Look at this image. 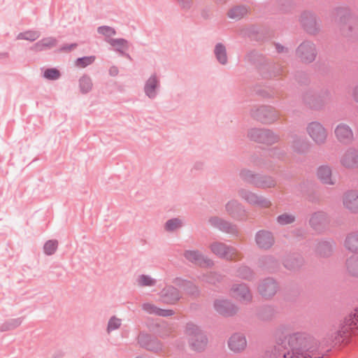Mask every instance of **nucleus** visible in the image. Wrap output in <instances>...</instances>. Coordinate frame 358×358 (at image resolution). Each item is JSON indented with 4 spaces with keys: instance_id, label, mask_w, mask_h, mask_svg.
Returning a JSON list of instances; mask_svg holds the SVG:
<instances>
[{
    "instance_id": "34",
    "label": "nucleus",
    "mask_w": 358,
    "mask_h": 358,
    "mask_svg": "<svg viewBox=\"0 0 358 358\" xmlns=\"http://www.w3.org/2000/svg\"><path fill=\"white\" fill-rule=\"evenodd\" d=\"M214 54L220 64L224 65L227 63L228 58L227 54V49L223 43H218L215 45L214 49Z\"/></svg>"
},
{
    "instance_id": "45",
    "label": "nucleus",
    "mask_w": 358,
    "mask_h": 358,
    "mask_svg": "<svg viewBox=\"0 0 358 358\" xmlns=\"http://www.w3.org/2000/svg\"><path fill=\"white\" fill-rule=\"evenodd\" d=\"M137 283L141 287L154 286L156 284V280L152 278L150 275H140L137 278Z\"/></svg>"
},
{
    "instance_id": "53",
    "label": "nucleus",
    "mask_w": 358,
    "mask_h": 358,
    "mask_svg": "<svg viewBox=\"0 0 358 358\" xmlns=\"http://www.w3.org/2000/svg\"><path fill=\"white\" fill-rule=\"evenodd\" d=\"M300 334H301L300 337L301 339L297 340V343L299 345V352L303 353L304 351H306L308 349V338L305 334L300 333Z\"/></svg>"
},
{
    "instance_id": "57",
    "label": "nucleus",
    "mask_w": 358,
    "mask_h": 358,
    "mask_svg": "<svg viewBox=\"0 0 358 358\" xmlns=\"http://www.w3.org/2000/svg\"><path fill=\"white\" fill-rule=\"evenodd\" d=\"M174 311L171 309H162L159 308L158 309V313H157V315L161 316V317H170L174 315Z\"/></svg>"
},
{
    "instance_id": "8",
    "label": "nucleus",
    "mask_w": 358,
    "mask_h": 358,
    "mask_svg": "<svg viewBox=\"0 0 358 358\" xmlns=\"http://www.w3.org/2000/svg\"><path fill=\"white\" fill-rule=\"evenodd\" d=\"M329 99L330 94L327 91L322 92L317 95L310 91L306 92L303 96L304 103L314 109L320 108Z\"/></svg>"
},
{
    "instance_id": "4",
    "label": "nucleus",
    "mask_w": 358,
    "mask_h": 358,
    "mask_svg": "<svg viewBox=\"0 0 358 358\" xmlns=\"http://www.w3.org/2000/svg\"><path fill=\"white\" fill-rule=\"evenodd\" d=\"M210 251L220 259L227 261H236L239 259L240 252L231 246L220 241H214L209 245Z\"/></svg>"
},
{
    "instance_id": "49",
    "label": "nucleus",
    "mask_w": 358,
    "mask_h": 358,
    "mask_svg": "<svg viewBox=\"0 0 358 358\" xmlns=\"http://www.w3.org/2000/svg\"><path fill=\"white\" fill-rule=\"evenodd\" d=\"M121 324L122 322L120 319L116 317L115 316L111 317L108 322L107 332L109 334L111 331L119 329L121 326Z\"/></svg>"
},
{
    "instance_id": "22",
    "label": "nucleus",
    "mask_w": 358,
    "mask_h": 358,
    "mask_svg": "<svg viewBox=\"0 0 358 358\" xmlns=\"http://www.w3.org/2000/svg\"><path fill=\"white\" fill-rule=\"evenodd\" d=\"M309 222L315 231L320 232L329 223V219L324 212L318 211L312 215Z\"/></svg>"
},
{
    "instance_id": "9",
    "label": "nucleus",
    "mask_w": 358,
    "mask_h": 358,
    "mask_svg": "<svg viewBox=\"0 0 358 358\" xmlns=\"http://www.w3.org/2000/svg\"><path fill=\"white\" fill-rule=\"evenodd\" d=\"M296 55L302 62L311 63L317 55L315 44L310 41L303 42L296 50Z\"/></svg>"
},
{
    "instance_id": "24",
    "label": "nucleus",
    "mask_w": 358,
    "mask_h": 358,
    "mask_svg": "<svg viewBox=\"0 0 358 358\" xmlns=\"http://www.w3.org/2000/svg\"><path fill=\"white\" fill-rule=\"evenodd\" d=\"M344 206L352 213H358V191L350 190L343 196Z\"/></svg>"
},
{
    "instance_id": "31",
    "label": "nucleus",
    "mask_w": 358,
    "mask_h": 358,
    "mask_svg": "<svg viewBox=\"0 0 358 358\" xmlns=\"http://www.w3.org/2000/svg\"><path fill=\"white\" fill-rule=\"evenodd\" d=\"M106 41L113 47L117 52L121 55H125L128 58H131L129 54L124 53V50L127 49V41L124 38H110L106 39Z\"/></svg>"
},
{
    "instance_id": "42",
    "label": "nucleus",
    "mask_w": 358,
    "mask_h": 358,
    "mask_svg": "<svg viewBox=\"0 0 358 358\" xmlns=\"http://www.w3.org/2000/svg\"><path fill=\"white\" fill-rule=\"evenodd\" d=\"M201 280L205 282L215 285L217 282H221L222 276L216 272H210L206 274H203L201 277Z\"/></svg>"
},
{
    "instance_id": "50",
    "label": "nucleus",
    "mask_w": 358,
    "mask_h": 358,
    "mask_svg": "<svg viewBox=\"0 0 358 358\" xmlns=\"http://www.w3.org/2000/svg\"><path fill=\"white\" fill-rule=\"evenodd\" d=\"M278 222L281 225L291 224L295 221V217L293 215L284 213L277 217Z\"/></svg>"
},
{
    "instance_id": "56",
    "label": "nucleus",
    "mask_w": 358,
    "mask_h": 358,
    "mask_svg": "<svg viewBox=\"0 0 358 358\" xmlns=\"http://www.w3.org/2000/svg\"><path fill=\"white\" fill-rule=\"evenodd\" d=\"M180 8L185 11L190 10L193 5V0H177Z\"/></svg>"
},
{
    "instance_id": "43",
    "label": "nucleus",
    "mask_w": 358,
    "mask_h": 358,
    "mask_svg": "<svg viewBox=\"0 0 358 358\" xmlns=\"http://www.w3.org/2000/svg\"><path fill=\"white\" fill-rule=\"evenodd\" d=\"M41 36V34L38 31L29 30L24 32L20 33L17 38L20 40H27L29 41H34L38 39Z\"/></svg>"
},
{
    "instance_id": "17",
    "label": "nucleus",
    "mask_w": 358,
    "mask_h": 358,
    "mask_svg": "<svg viewBox=\"0 0 358 358\" xmlns=\"http://www.w3.org/2000/svg\"><path fill=\"white\" fill-rule=\"evenodd\" d=\"M340 163L348 169L358 168V150L354 148L347 149L341 157Z\"/></svg>"
},
{
    "instance_id": "26",
    "label": "nucleus",
    "mask_w": 358,
    "mask_h": 358,
    "mask_svg": "<svg viewBox=\"0 0 358 358\" xmlns=\"http://www.w3.org/2000/svg\"><path fill=\"white\" fill-rule=\"evenodd\" d=\"M173 282L176 285L182 288L187 294L193 296H198L199 295L200 291L199 287L192 282L180 278H175Z\"/></svg>"
},
{
    "instance_id": "40",
    "label": "nucleus",
    "mask_w": 358,
    "mask_h": 358,
    "mask_svg": "<svg viewBox=\"0 0 358 358\" xmlns=\"http://www.w3.org/2000/svg\"><path fill=\"white\" fill-rule=\"evenodd\" d=\"M292 148L295 152L302 153L308 150V144L305 139L295 136L294 137Z\"/></svg>"
},
{
    "instance_id": "44",
    "label": "nucleus",
    "mask_w": 358,
    "mask_h": 358,
    "mask_svg": "<svg viewBox=\"0 0 358 358\" xmlns=\"http://www.w3.org/2000/svg\"><path fill=\"white\" fill-rule=\"evenodd\" d=\"M58 241L57 240H49L46 241L43 245V252L48 255L50 256L55 253L58 248Z\"/></svg>"
},
{
    "instance_id": "62",
    "label": "nucleus",
    "mask_w": 358,
    "mask_h": 358,
    "mask_svg": "<svg viewBox=\"0 0 358 358\" xmlns=\"http://www.w3.org/2000/svg\"><path fill=\"white\" fill-rule=\"evenodd\" d=\"M264 262L266 264L274 262V259L271 256H266L264 258Z\"/></svg>"
},
{
    "instance_id": "52",
    "label": "nucleus",
    "mask_w": 358,
    "mask_h": 358,
    "mask_svg": "<svg viewBox=\"0 0 358 358\" xmlns=\"http://www.w3.org/2000/svg\"><path fill=\"white\" fill-rule=\"evenodd\" d=\"M97 32L99 34L103 35L106 37H110L116 34L115 29L109 26H101L97 29Z\"/></svg>"
},
{
    "instance_id": "21",
    "label": "nucleus",
    "mask_w": 358,
    "mask_h": 358,
    "mask_svg": "<svg viewBox=\"0 0 358 358\" xmlns=\"http://www.w3.org/2000/svg\"><path fill=\"white\" fill-rule=\"evenodd\" d=\"M255 242L259 248L268 250L273 246L275 241L271 232L260 230L255 235Z\"/></svg>"
},
{
    "instance_id": "13",
    "label": "nucleus",
    "mask_w": 358,
    "mask_h": 358,
    "mask_svg": "<svg viewBox=\"0 0 358 358\" xmlns=\"http://www.w3.org/2000/svg\"><path fill=\"white\" fill-rule=\"evenodd\" d=\"M307 131L317 144H322L327 139V134L326 129L317 122H310L307 127Z\"/></svg>"
},
{
    "instance_id": "63",
    "label": "nucleus",
    "mask_w": 358,
    "mask_h": 358,
    "mask_svg": "<svg viewBox=\"0 0 358 358\" xmlns=\"http://www.w3.org/2000/svg\"><path fill=\"white\" fill-rule=\"evenodd\" d=\"M353 96H354L355 100L357 102H358V85L354 90Z\"/></svg>"
},
{
    "instance_id": "64",
    "label": "nucleus",
    "mask_w": 358,
    "mask_h": 358,
    "mask_svg": "<svg viewBox=\"0 0 358 358\" xmlns=\"http://www.w3.org/2000/svg\"><path fill=\"white\" fill-rule=\"evenodd\" d=\"M262 95L264 97H268V98H269V97H272V96H273V94H268V93H267V94H262Z\"/></svg>"
},
{
    "instance_id": "3",
    "label": "nucleus",
    "mask_w": 358,
    "mask_h": 358,
    "mask_svg": "<svg viewBox=\"0 0 358 358\" xmlns=\"http://www.w3.org/2000/svg\"><path fill=\"white\" fill-rule=\"evenodd\" d=\"M185 333L189 336V343L193 350L201 352L205 349L208 338L198 326L192 322L187 323Z\"/></svg>"
},
{
    "instance_id": "32",
    "label": "nucleus",
    "mask_w": 358,
    "mask_h": 358,
    "mask_svg": "<svg viewBox=\"0 0 358 358\" xmlns=\"http://www.w3.org/2000/svg\"><path fill=\"white\" fill-rule=\"evenodd\" d=\"M303 262V258L301 256L292 255L285 259L283 264L286 268L292 271L299 268Z\"/></svg>"
},
{
    "instance_id": "28",
    "label": "nucleus",
    "mask_w": 358,
    "mask_h": 358,
    "mask_svg": "<svg viewBox=\"0 0 358 358\" xmlns=\"http://www.w3.org/2000/svg\"><path fill=\"white\" fill-rule=\"evenodd\" d=\"M229 348L234 352H240L247 345L245 337L241 334L232 335L228 342Z\"/></svg>"
},
{
    "instance_id": "25",
    "label": "nucleus",
    "mask_w": 358,
    "mask_h": 358,
    "mask_svg": "<svg viewBox=\"0 0 358 358\" xmlns=\"http://www.w3.org/2000/svg\"><path fill=\"white\" fill-rule=\"evenodd\" d=\"M234 297L242 302H249L252 300V294L246 284L242 283L234 286L231 289Z\"/></svg>"
},
{
    "instance_id": "29",
    "label": "nucleus",
    "mask_w": 358,
    "mask_h": 358,
    "mask_svg": "<svg viewBox=\"0 0 358 358\" xmlns=\"http://www.w3.org/2000/svg\"><path fill=\"white\" fill-rule=\"evenodd\" d=\"M57 41L54 37L43 38L41 41L36 43L32 47L31 50L41 52L47 49H50L57 45Z\"/></svg>"
},
{
    "instance_id": "19",
    "label": "nucleus",
    "mask_w": 358,
    "mask_h": 358,
    "mask_svg": "<svg viewBox=\"0 0 358 358\" xmlns=\"http://www.w3.org/2000/svg\"><path fill=\"white\" fill-rule=\"evenodd\" d=\"M162 301L167 304H175L180 298V291L172 285L166 286L160 292Z\"/></svg>"
},
{
    "instance_id": "30",
    "label": "nucleus",
    "mask_w": 358,
    "mask_h": 358,
    "mask_svg": "<svg viewBox=\"0 0 358 358\" xmlns=\"http://www.w3.org/2000/svg\"><path fill=\"white\" fill-rule=\"evenodd\" d=\"M248 7L245 5L236 6L229 9L227 16L235 20H239L248 13Z\"/></svg>"
},
{
    "instance_id": "5",
    "label": "nucleus",
    "mask_w": 358,
    "mask_h": 358,
    "mask_svg": "<svg viewBox=\"0 0 358 358\" xmlns=\"http://www.w3.org/2000/svg\"><path fill=\"white\" fill-rule=\"evenodd\" d=\"M248 136L251 141L266 145H272L280 140V136L268 129H251Z\"/></svg>"
},
{
    "instance_id": "51",
    "label": "nucleus",
    "mask_w": 358,
    "mask_h": 358,
    "mask_svg": "<svg viewBox=\"0 0 358 358\" xmlns=\"http://www.w3.org/2000/svg\"><path fill=\"white\" fill-rule=\"evenodd\" d=\"M285 155V152L281 148L275 147L268 150V156L273 159H282Z\"/></svg>"
},
{
    "instance_id": "6",
    "label": "nucleus",
    "mask_w": 358,
    "mask_h": 358,
    "mask_svg": "<svg viewBox=\"0 0 358 358\" xmlns=\"http://www.w3.org/2000/svg\"><path fill=\"white\" fill-rule=\"evenodd\" d=\"M250 115L255 120L267 124L275 122L279 117L275 109L272 106H262L252 109Z\"/></svg>"
},
{
    "instance_id": "59",
    "label": "nucleus",
    "mask_w": 358,
    "mask_h": 358,
    "mask_svg": "<svg viewBox=\"0 0 358 358\" xmlns=\"http://www.w3.org/2000/svg\"><path fill=\"white\" fill-rule=\"evenodd\" d=\"M77 45V43L65 44L60 48L59 50L61 52H70Z\"/></svg>"
},
{
    "instance_id": "33",
    "label": "nucleus",
    "mask_w": 358,
    "mask_h": 358,
    "mask_svg": "<svg viewBox=\"0 0 358 358\" xmlns=\"http://www.w3.org/2000/svg\"><path fill=\"white\" fill-rule=\"evenodd\" d=\"M317 176L318 178L324 184L333 185L331 179V170L328 166H321L317 169Z\"/></svg>"
},
{
    "instance_id": "61",
    "label": "nucleus",
    "mask_w": 358,
    "mask_h": 358,
    "mask_svg": "<svg viewBox=\"0 0 358 358\" xmlns=\"http://www.w3.org/2000/svg\"><path fill=\"white\" fill-rule=\"evenodd\" d=\"M275 45V48H276L277 52H279V53L283 52L287 50V48H285L284 46L281 45L279 43H276Z\"/></svg>"
},
{
    "instance_id": "27",
    "label": "nucleus",
    "mask_w": 358,
    "mask_h": 358,
    "mask_svg": "<svg viewBox=\"0 0 358 358\" xmlns=\"http://www.w3.org/2000/svg\"><path fill=\"white\" fill-rule=\"evenodd\" d=\"M335 134L338 140L344 143H348L353 139V133L351 128L345 124H339L336 129Z\"/></svg>"
},
{
    "instance_id": "38",
    "label": "nucleus",
    "mask_w": 358,
    "mask_h": 358,
    "mask_svg": "<svg viewBox=\"0 0 358 358\" xmlns=\"http://www.w3.org/2000/svg\"><path fill=\"white\" fill-rule=\"evenodd\" d=\"M316 251L321 257H328L332 252V244L329 241H320L317 244Z\"/></svg>"
},
{
    "instance_id": "37",
    "label": "nucleus",
    "mask_w": 358,
    "mask_h": 358,
    "mask_svg": "<svg viewBox=\"0 0 358 358\" xmlns=\"http://www.w3.org/2000/svg\"><path fill=\"white\" fill-rule=\"evenodd\" d=\"M346 268L350 275L358 276V256L352 255L346 260Z\"/></svg>"
},
{
    "instance_id": "10",
    "label": "nucleus",
    "mask_w": 358,
    "mask_h": 358,
    "mask_svg": "<svg viewBox=\"0 0 358 358\" xmlns=\"http://www.w3.org/2000/svg\"><path fill=\"white\" fill-rule=\"evenodd\" d=\"M138 343L141 348L154 352L161 351L163 348L162 343L157 338L145 333L139 334Z\"/></svg>"
},
{
    "instance_id": "36",
    "label": "nucleus",
    "mask_w": 358,
    "mask_h": 358,
    "mask_svg": "<svg viewBox=\"0 0 358 358\" xmlns=\"http://www.w3.org/2000/svg\"><path fill=\"white\" fill-rule=\"evenodd\" d=\"M24 320V317L8 320L0 325V331L4 332L13 330L21 325Z\"/></svg>"
},
{
    "instance_id": "12",
    "label": "nucleus",
    "mask_w": 358,
    "mask_h": 358,
    "mask_svg": "<svg viewBox=\"0 0 358 358\" xmlns=\"http://www.w3.org/2000/svg\"><path fill=\"white\" fill-rule=\"evenodd\" d=\"M210 225L220 231L237 236L238 235V229L236 224L231 223L219 217H211L208 220Z\"/></svg>"
},
{
    "instance_id": "20",
    "label": "nucleus",
    "mask_w": 358,
    "mask_h": 358,
    "mask_svg": "<svg viewBox=\"0 0 358 358\" xmlns=\"http://www.w3.org/2000/svg\"><path fill=\"white\" fill-rule=\"evenodd\" d=\"M277 282L271 278L264 279L259 285L258 290L264 298H270L275 295L278 290Z\"/></svg>"
},
{
    "instance_id": "16",
    "label": "nucleus",
    "mask_w": 358,
    "mask_h": 358,
    "mask_svg": "<svg viewBox=\"0 0 358 358\" xmlns=\"http://www.w3.org/2000/svg\"><path fill=\"white\" fill-rule=\"evenodd\" d=\"M160 80L157 73L152 74L145 81L143 91L145 94L150 99H155L160 90Z\"/></svg>"
},
{
    "instance_id": "46",
    "label": "nucleus",
    "mask_w": 358,
    "mask_h": 358,
    "mask_svg": "<svg viewBox=\"0 0 358 358\" xmlns=\"http://www.w3.org/2000/svg\"><path fill=\"white\" fill-rule=\"evenodd\" d=\"M182 227V222L178 218H172L166 221L164 228L167 231H173Z\"/></svg>"
},
{
    "instance_id": "48",
    "label": "nucleus",
    "mask_w": 358,
    "mask_h": 358,
    "mask_svg": "<svg viewBox=\"0 0 358 358\" xmlns=\"http://www.w3.org/2000/svg\"><path fill=\"white\" fill-rule=\"evenodd\" d=\"M95 60L94 56L83 57L78 58L75 62L76 65L80 68H85L92 64Z\"/></svg>"
},
{
    "instance_id": "41",
    "label": "nucleus",
    "mask_w": 358,
    "mask_h": 358,
    "mask_svg": "<svg viewBox=\"0 0 358 358\" xmlns=\"http://www.w3.org/2000/svg\"><path fill=\"white\" fill-rule=\"evenodd\" d=\"M92 81L90 76H83L79 80V87L83 94L88 93L92 88Z\"/></svg>"
},
{
    "instance_id": "15",
    "label": "nucleus",
    "mask_w": 358,
    "mask_h": 358,
    "mask_svg": "<svg viewBox=\"0 0 358 358\" xmlns=\"http://www.w3.org/2000/svg\"><path fill=\"white\" fill-rule=\"evenodd\" d=\"M183 255L188 262L200 266L211 267L213 265V262L203 256L199 250H185Z\"/></svg>"
},
{
    "instance_id": "7",
    "label": "nucleus",
    "mask_w": 358,
    "mask_h": 358,
    "mask_svg": "<svg viewBox=\"0 0 358 358\" xmlns=\"http://www.w3.org/2000/svg\"><path fill=\"white\" fill-rule=\"evenodd\" d=\"M238 194L242 199L252 206L259 208H268L271 205V202L268 199L250 190L242 188L238 191Z\"/></svg>"
},
{
    "instance_id": "14",
    "label": "nucleus",
    "mask_w": 358,
    "mask_h": 358,
    "mask_svg": "<svg viewBox=\"0 0 358 358\" xmlns=\"http://www.w3.org/2000/svg\"><path fill=\"white\" fill-rule=\"evenodd\" d=\"M336 15L339 17L340 22L344 24L348 23V30L350 32L357 33L358 30L357 19L351 15L347 7H339L336 9Z\"/></svg>"
},
{
    "instance_id": "11",
    "label": "nucleus",
    "mask_w": 358,
    "mask_h": 358,
    "mask_svg": "<svg viewBox=\"0 0 358 358\" xmlns=\"http://www.w3.org/2000/svg\"><path fill=\"white\" fill-rule=\"evenodd\" d=\"M225 210L229 216L236 220L243 221L247 218V212L244 206L237 200L229 201L225 205Z\"/></svg>"
},
{
    "instance_id": "58",
    "label": "nucleus",
    "mask_w": 358,
    "mask_h": 358,
    "mask_svg": "<svg viewBox=\"0 0 358 358\" xmlns=\"http://www.w3.org/2000/svg\"><path fill=\"white\" fill-rule=\"evenodd\" d=\"M264 311L265 313H268V315H264L263 313H261L260 314V317L263 320H267V319H268L270 317H271L273 315V309L271 307H270V306L264 307Z\"/></svg>"
},
{
    "instance_id": "54",
    "label": "nucleus",
    "mask_w": 358,
    "mask_h": 358,
    "mask_svg": "<svg viewBox=\"0 0 358 358\" xmlns=\"http://www.w3.org/2000/svg\"><path fill=\"white\" fill-rule=\"evenodd\" d=\"M142 309L148 314L157 315L159 308L150 303H144L142 304Z\"/></svg>"
},
{
    "instance_id": "1",
    "label": "nucleus",
    "mask_w": 358,
    "mask_h": 358,
    "mask_svg": "<svg viewBox=\"0 0 358 358\" xmlns=\"http://www.w3.org/2000/svg\"><path fill=\"white\" fill-rule=\"evenodd\" d=\"M241 178L245 182L259 189L274 187L277 181L271 176L255 173L248 169H243L240 171Z\"/></svg>"
},
{
    "instance_id": "39",
    "label": "nucleus",
    "mask_w": 358,
    "mask_h": 358,
    "mask_svg": "<svg viewBox=\"0 0 358 358\" xmlns=\"http://www.w3.org/2000/svg\"><path fill=\"white\" fill-rule=\"evenodd\" d=\"M236 276L244 280H251L254 278V272L249 266L241 265L236 270Z\"/></svg>"
},
{
    "instance_id": "60",
    "label": "nucleus",
    "mask_w": 358,
    "mask_h": 358,
    "mask_svg": "<svg viewBox=\"0 0 358 358\" xmlns=\"http://www.w3.org/2000/svg\"><path fill=\"white\" fill-rule=\"evenodd\" d=\"M118 69L117 67L113 66H111L109 69V73L110 76H115L118 74Z\"/></svg>"
},
{
    "instance_id": "18",
    "label": "nucleus",
    "mask_w": 358,
    "mask_h": 358,
    "mask_svg": "<svg viewBox=\"0 0 358 358\" xmlns=\"http://www.w3.org/2000/svg\"><path fill=\"white\" fill-rule=\"evenodd\" d=\"M215 310L220 315L229 317L234 315L238 308L230 301L227 299H217L214 302Z\"/></svg>"
},
{
    "instance_id": "2",
    "label": "nucleus",
    "mask_w": 358,
    "mask_h": 358,
    "mask_svg": "<svg viewBox=\"0 0 358 358\" xmlns=\"http://www.w3.org/2000/svg\"><path fill=\"white\" fill-rule=\"evenodd\" d=\"M358 330V309H355L345 318L341 329L337 331L336 339L338 342L348 343L350 337Z\"/></svg>"
},
{
    "instance_id": "23",
    "label": "nucleus",
    "mask_w": 358,
    "mask_h": 358,
    "mask_svg": "<svg viewBox=\"0 0 358 358\" xmlns=\"http://www.w3.org/2000/svg\"><path fill=\"white\" fill-rule=\"evenodd\" d=\"M301 23L304 29L309 34H315L317 31L316 19L314 15L308 11H305L301 14Z\"/></svg>"
},
{
    "instance_id": "55",
    "label": "nucleus",
    "mask_w": 358,
    "mask_h": 358,
    "mask_svg": "<svg viewBox=\"0 0 358 358\" xmlns=\"http://www.w3.org/2000/svg\"><path fill=\"white\" fill-rule=\"evenodd\" d=\"M253 165L259 169L271 170L273 169L271 164H268L263 159H258L253 161Z\"/></svg>"
},
{
    "instance_id": "47",
    "label": "nucleus",
    "mask_w": 358,
    "mask_h": 358,
    "mask_svg": "<svg viewBox=\"0 0 358 358\" xmlns=\"http://www.w3.org/2000/svg\"><path fill=\"white\" fill-rule=\"evenodd\" d=\"M60 76V71L55 68L47 69L43 73V77L50 80H58Z\"/></svg>"
},
{
    "instance_id": "35",
    "label": "nucleus",
    "mask_w": 358,
    "mask_h": 358,
    "mask_svg": "<svg viewBox=\"0 0 358 358\" xmlns=\"http://www.w3.org/2000/svg\"><path fill=\"white\" fill-rule=\"evenodd\" d=\"M345 248L352 252H358V232H352L349 234L345 241Z\"/></svg>"
}]
</instances>
